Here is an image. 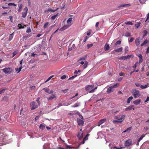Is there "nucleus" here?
Here are the masks:
<instances>
[{
  "label": "nucleus",
  "mask_w": 149,
  "mask_h": 149,
  "mask_svg": "<svg viewBox=\"0 0 149 149\" xmlns=\"http://www.w3.org/2000/svg\"><path fill=\"white\" fill-rule=\"evenodd\" d=\"M131 93L135 98L139 97L140 95L139 91L136 89H132Z\"/></svg>",
  "instance_id": "1"
},
{
  "label": "nucleus",
  "mask_w": 149,
  "mask_h": 149,
  "mask_svg": "<svg viewBox=\"0 0 149 149\" xmlns=\"http://www.w3.org/2000/svg\"><path fill=\"white\" fill-rule=\"evenodd\" d=\"M30 106L31 107V110H33L38 107V105L34 102H32L30 104Z\"/></svg>",
  "instance_id": "2"
},
{
  "label": "nucleus",
  "mask_w": 149,
  "mask_h": 149,
  "mask_svg": "<svg viewBox=\"0 0 149 149\" xmlns=\"http://www.w3.org/2000/svg\"><path fill=\"white\" fill-rule=\"evenodd\" d=\"M132 140L129 139L127 140L125 143V146L128 147L132 145Z\"/></svg>",
  "instance_id": "3"
},
{
  "label": "nucleus",
  "mask_w": 149,
  "mask_h": 149,
  "mask_svg": "<svg viewBox=\"0 0 149 149\" xmlns=\"http://www.w3.org/2000/svg\"><path fill=\"white\" fill-rule=\"evenodd\" d=\"M2 70L3 72L6 74H10L11 72V69L9 68H5L3 69Z\"/></svg>",
  "instance_id": "4"
},
{
  "label": "nucleus",
  "mask_w": 149,
  "mask_h": 149,
  "mask_svg": "<svg viewBox=\"0 0 149 149\" xmlns=\"http://www.w3.org/2000/svg\"><path fill=\"white\" fill-rule=\"evenodd\" d=\"M5 136L3 133L0 131V142L4 141V140L5 139ZM2 145L1 143H0V146Z\"/></svg>",
  "instance_id": "5"
},
{
  "label": "nucleus",
  "mask_w": 149,
  "mask_h": 149,
  "mask_svg": "<svg viewBox=\"0 0 149 149\" xmlns=\"http://www.w3.org/2000/svg\"><path fill=\"white\" fill-rule=\"evenodd\" d=\"M28 9L27 7H25L23 9V11L22 12V17L24 18L26 16Z\"/></svg>",
  "instance_id": "6"
},
{
  "label": "nucleus",
  "mask_w": 149,
  "mask_h": 149,
  "mask_svg": "<svg viewBox=\"0 0 149 149\" xmlns=\"http://www.w3.org/2000/svg\"><path fill=\"white\" fill-rule=\"evenodd\" d=\"M70 26V25L69 24H67L64 25L62 27L60 28V29H59V30L61 31H63L69 27Z\"/></svg>",
  "instance_id": "7"
},
{
  "label": "nucleus",
  "mask_w": 149,
  "mask_h": 149,
  "mask_svg": "<svg viewBox=\"0 0 149 149\" xmlns=\"http://www.w3.org/2000/svg\"><path fill=\"white\" fill-rule=\"evenodd\" d=\"M94 85L93 84L88 85L86 87V90L87 91H88L91 89H93L94 88Z\"/></svg>",
  "instance_id": "8"
},
{
  "label": "nucleus",
  "mask_w": 149,
  "mask_h": 149,
  "mask_svg": "<svg viewBox=\"0 0 149 149\" xmlns=\"http://www.w3.org/2000/svg\"><path fill=\"white\" fill-rule=\"evenodd\" d=\"M137 56L139 58V63H141L143 61L142 55L141 54H139Z\"/></svg>",
  "instance_id": "9"
},
{
  "label": "nucleus",
  "mask_w": 149,
  "mask_h": 149,
  "mask_svg": "<svg viewBox=\"0 0 149 149\" xmlns=\"http://www.w3.org/2000/svg\"><path fill=\"white\" fill-rule=\"evenodd\" d=\"M132 109H133V110L134 109V106L133 105H130L128 107L126 108L125 109V111H127L128 110H131Z\"/></svg>",
  "instance_id": "10"
},
{
  "label": "nucleus",
  "mask_w": 149,
  "mask_h": 149,
  "mask_svg": "<svg viewBox=\"0 0 149 149\" xmlns=\"http://www.w3.org/2000/svg\"><path fill=\"white\" fill-rule=\"evenodd\" d=\"M43 90H45L47 93H48L49 94H52L53 93V91L52 90L49 91V89L48 88H44Z\"/></svg>",
  "instance_id": "11"
},
{
  "label": "nucleus",
  "mask_w": 149,
  "mask_h": 149,
  "mask_svg": "<svg viewBox=\"0 0 149 149\" xmlns=\"http://www.w3.org/2000/svg\"><path fill=\"white\" fill-rule=\"evenodd\" d=\"M56 96L54 94H52L49 97L47 98L48 100H51L56 98Z\"/></svg>",
  "instance_id": "12"
},
{
  "label": "nucleus",
  "mask_w": 149,
  "mask_h": 149,
  "mask_svg": "<svg viewBox=\"0 0 149 149\" xmlns=\"http://www.w3.org/2000/svg\"><path fill=\"white\" fill-rule=\"evenodd\" d=\"M77 137L79 139H81L83 137V134L82 132H79L77 135Z\"/></svg>",
  "instance_id": "13"
},
{
  "label": "nucleus",
  "mask_w": 149,
  "mask_h": 149,
  "mask_svg": "<svg viewBox=\"0 0 149 149\" xmlns=\"http://www.w3.org/2000/svg\"><path fill=\"white\" fill-rule=\"evenodd\" d=\"M141 100L138 99L134 101L133 102V103L135 105L139 104L141 102Z\"/></svg>",
  "instance_id": "14"
},
{
  "label": "nucleus",
  "mask_w": 149,
  "mask_h": 149,
  "mask_svg": "<svg viewBox=\"0 0 149 149\" xmlns=\"http://www.w3.org/2000/svg\"><path fill=\"white\" fill-rule=\"evenodd\" d=\"M77 112L76 111H71L70 113H68V115L69 116H73L77 114Z\"/></svg>",
  "instance_id": "15"
},
{
  "label": "nucleus",
  "mask_w": 149,
  "mask_h": 149,
  "mask_svg": "<svg viewBox=\"0 0 149 149\" xmlns=\"http://www.w3.org/2000/svg\"><path fill=\"white\" fill-rule=\"evenodd\" d=\"M72 17H70L69 18L67 21V24L70 25V26L72 24L71 22L72 21Z\"/></svg>",
  "instance_id": "16"
},
{
  "label": "nucleus",
  "mask_w": 149,
  "mask_h": 149,
  "mask_svg": "<svg viewBox=\"0 0 149 149\" xmlns=\"http://www.w3.org/2000/svg\"><path fill=\"white\" fill-rule=\"evenodd\" d=\"M122 50L123 48L121 47L118 49H115L114 51L116 52H120L122 51Z\"/></svg>",
  "instance_id": "17"
},
{
  "label": "nucleus",
  "mask_w": 149,
  "mask_h": 149,
  "mask_svg": "<svg viewBox=\"0 0 149 149\" xmlns=\"http://www.w3.org/2000/svg\"><path fill=\"white\" fill-rule=\"evenodd\" d=\"M27 113V112L26 111H24L23 109H22L21 110L20 114V115L22 114V115H25Z\"/></svg>",
  "instance_id": "18"
},
{
  "label": "nucleus",
  "mask_w": 149,
  "mask_h": 149,
  "mask_svg": "<svg viewBox=\"0 0 149 149\" xmlns=\"http://www.w3.org/2000/svg\"><path fill=\"white\" fill-rule=\"evenodd\" d=\"M109 48H110V47H109V45H108L107 43H106V44H105V46H104V50L105 51L108 50L109 49Z\"/></svg>",
  "instance_id": "19"
},
{
  "label": "nucleus",
  "mask_w": 149,
  "mask_h": 149,
  "mask_svg": "<svg viewBox=\"0 0 149 149\" xmlns=\"http://www.w3.org/2000/svg\"><path fill=\"white\" fill-rule=\"evenodd\" d=\"M112 87L111 86L109 87L107 90V93H111L112 91V89H113Z\"/></svg>",
  "instance_id": "20"
},
{
  "label": "nucleus",
  "mask_w": 149,
  "mask_h": 149,
  "mask_svg": "<svg viewBox=\"0 0 149 149\" xmlns=\"http://www.w3.org/2000/svg\"><path fill=\"white\" fill-rule=\"evenodd\" d=\"M135 42L136 46H139L140 44V41L139 39L137 38L135 40Z\"/></svg>",
  "instance_id": "21"
},
{
  "label": "nucleus",
  "mask_w": 149,
  "mask_h": 149,
  "mask_svg": "<svg viewBox=\"0 0 149 149\" xmlns=\"http://www.w3.org/2000/svg\"><path fill=\"white\" fill-rule=\"evenodd\" d=\"M58 8L56 9V10H54L52 9L51 8H49L48 9L45 11V12H55L56 11Z\"/></svg>",
  "instance_id": "22"
},
{
  "label": "nucleus",
  "mask_w": 149,
  "mask_h": 149,
  "mask_svg": "<svg viewBox=\"0 0 149 149\" xmlns=\"http://www.w3.org/2000/svg\"><path fill=\"white\" fill-rule=\"evenodd\" d=\"M88 64V62H87V61H85V63L84 64V65H83V66L82 67L83 69H84L86 68L87 67Z\"/></svg>",
  "instance_id": "23"
},
{
  "label": "nucleus",
  "mask_w": 149,
  "mask_h": 149,
  "mask_svg": "<svg viewBox=\"0 0 149 149\" xmlns=\"http://www.w3.org/2000/svg\"><path fill=\"white\" fill-rule=\"evenodd\" d=\"M143 34L142 37L143 38L146 36V35L148 33V31L146 30H145L143 31Z\"/></svg>",
  "instance_id": "24"
},
{
  "label": "nucleus",
  "mask_w": 149,
  "mask_h": 149,
  "mask_svg": "<svg viewBox=\"0 0 149 149\" xmlns=\"http://www.w3.org/2000/svg\"><path fill=\"white\" fill-rule=\"evenodd\" d=\"M49 25V22H46L44 24L43 26V28L44 29H46Z\"/></svg>",
  "instance_id": "25"
},
{
  "label": "nucleus",
  "mask_w": 149,
  "mask_h": 149,
  "mask_svg": "<svg viewBox=\"0 0 149 149\" xmlns=\"http://www.w3.org/2000/svg\"><path fill=\"white\" fill-rule=\"evenodd\" d=\"M132 127H129L127 128L126 130H125L123 132H129L130 130L132 129Z\"/></svg>",
  "instance_id": "26"
},
{
  "label": "nucleus",
  "mask_w": 149,
  "mask_h": 149,
  "mask_svg": "<svg viewBox=\"0 0 149 149\" xmlns=\"http://www.w3.org/2000/svg\"><path fill=\"white\" fill-rule=\"evenodd\" d=\"M133 97L132 96H130L128 99L127 101V103H129L132 100Z\"/></svg>",
  "instance_id": "27"
},
{
  "label": "nucleus",
  "mask_w": 149,
  "mask_h": 149,
  "mask_svg": "<svg viewBox=\"0 0 149 149\" xmlns=\"http://www.w3.org/2000/svg\"><path fill=\"white\" fill-rule=\"evenodd\" d=\"M119 85V83H116L114 84V85L112 86H111L112 87V88H117Z\"/></svg>",
  "instance_id": "28"
},
{
  "label": "nucleus",
  "mask_w": 149,
  "mask_h": 149,
  "mask_svg": "<svg viewBox=\"0 0 149 149\" xmlns=\"http://www.w3.org/2000/svg\"><path fill=\"white\" fill-rule=\"evenodd\" d=\"M80 105L79 103H77L75 104L74 105L72 106V107H76L79 106Z\"/></svg>",
  "instance_id": "29"
},
{
  "label": "nucleus",
  "mask_w": 149,
  "mask_h": 149,
  "mask_svg": "<svg viewBox=\"0 0 149 149\" xmlns=\"http://www.w3.org/2000/svg\"><path fill=\"white\" fill-rule=\"evenodd\" d=\"M148 42V40L147 39H146L144 41V42L141 45V46H143L144 45H145Z\"/></svg>",
  "instance_id": "30"
},
{
  "label": "nucleus",
  "mask_w": 149,
  "mask_h": 149,
  "mask_svg": "<svg viewBox=\"0 0 149 149\" xmlns=\"http://www.w3.org/2000/svg\"><path fill=\"white\" fill-rule=\"evenodd\" d=\"M145 134H143L138 139V142H139L143 139V138L145 136Z\"/></svg>",
  "instance_id": "31"
},
{
  "label": "nucleus",
  "mask_w": 149,
  "mask_h": 149,
  "mask_svg": "<svg viewBox=\"0 0 149 149\" xmlns=\"http://www.w3.org/2000/svg\"><path fill=\"white\" fill-rule=\"evenodd\" d=\"M58 13H57L56 15H53L51 17V19L52 20H54L56 18L58 15Z\"/></svg>",
  "instance_id": "32"
},
{
  "label": "nucleus",
  "mask_w": 149,
  "mask_h": 149,
  "mask_svg": "<svg viewBox=\"0 0 149 149\" xmlns=\"http://www.w3.org/2000/svg\"><path fill=\"white\" fill-rule=\"evenodd\" d=\"M77 115H79L80 118L83 120V116L79 113V112L78 111L77 112Z\"/></svg>",
  "instance_id": "33"
},
{
  "label": "nucleus",
  "mask_w": 149,
  "mask_h": 149,
  "mask_svg": "<svg viewBox=\"0 0 149 149\" xmlns=\"http://www.w3.org/2000/svg\"><path fill=\"white\" fill-rule=\"evenodd\" d=\"M78 125L80 126H82L84 124V122H77Z\"/></svg>",
  "instance_id": "34"
},
{
  "label": "nucleus",
  "mask_w": 149,
  "mask_h": 149,
  "mask_svg": "<svg viewBox=\"0 0 149 149\" xmlns=\"http://www.w3.org/2000/svg\"><path fill=\"white\" fill-rule=\"evenodd\" d=\"M148 85H146L144 86L141 85V86H140V87H141V88L142 89L145 88H147L148 87Z\"/></svg>",
  "instance_id": "35"
},
{
  "label": "nucleus",
  "mask_w": 149,
  "mask_h": 149,
  "mask_svg": "<svg viewBox=\"0 0 149 149\" xmlns=\"http://www.w3.org/2000/svg\"><path fill=\"white\" fill-rule=\"evenodd\" d=\"M125 24L127 25H132L133 24L130 21H128L125 22Z\"/></svg>",
  "instance_id": "36"
},
{
  "label": "nucleus",
  "mask_w": 149,
  "mask_h": 149,
  "mask_svg": "<svg viewBox=\"0 0 149 149\" xmlns=\"http://www.w3.org/2000/svg\"><path fill=\"white\" fill-rule=\"evenodd\" d=\"M22 66L21 65V66L19 68V69H18V68H17V69H15V70H16V71H18V72H20L21 70L22 69Z\"/></svg>",
  "instance_id": "37"
},
{
  "label": "nucleus",
  "mask_w": 149,
  "mask_h": 149,
  "mask_svg": "<svg viewBox=\"0 0 149 149\" xmlns=\"http://www.w3.org/2000/svg\"><path fill=\"white\" fill-rule=\"evenodd\" d=\"M18 27L19 29H23L24 27L22 26L21 24H19L18 25Z\"/></svg>",
  "instance_id": "38"
},
{
  "label": "nucleus",
  "mask_w": 149,
  "mask_h": 149,
  "mask_svg": "<svg viewBox=\"0 0 149 149\" xmlns=\"http://www.w3.org/2000/svg\"><path fill=\"white\" fill-rule=\"evenodd\" d=\"M18 53V52L17 50H16L13 53V57L15 55H16Z\"/></svg>",
  "instance_id": "39"
},
{
  "label": "nucleus",
  "mask_w": 149,
  "mask_h": 149,
  "mask_svg": "<svg viewBox=\"0 0 149 149\" xmlns=\"http://www.w3.org/2000/svg\"><path fill=\"white\" fill-rule=\"evenodd\" d=\"M121 43V41L120 40H118L117 41L116 43H115V45H120Z\"/></svg>",
  "instance_id": "40"
},
{
  "label": "nucleus",
  "mask_w": 149,
  "mask_h": 149,
  "mask_svg": "<svg viewBox=\"0 0 149 149\" xmlns=\"http://www.w3.org/2000/svg\"><path fill=\"white\" fill-rule=\"evenodd\" d=\"M97 88V87H95L94 88L92 89L90 91H89V93H93L94 92L95 90Z\"/></svg>",
  "instance_id": "41"
},
{
  "label": "nucleus",
  "mask_w": 149,
  "mask_h": 149,
  "mask_svg": "<svg viewBox=\"0 0 149 149\" xmlns=\"http://www.w3.org/2000/svg\"><path fill=\"white\" fill-rule=\"evenodd\" d=\"M13 33L12 34H11L10 35V36L9 38V40H11L13 38Z\"/></svg>",
  "instance_id": "42"
},
{
  "label": "nucleus",
  "mask_w": 149,
  "mask_h": 149,
  "mask_svg": "<svg viewBox=\"0 0 149 149\" xmlns=\"http://www.w3.org/2000/svg\"><path fill=\"white\" fill-rule=\"evenodd\" d=\"M22 4L20 5V6H19V9L18 10V11L19 12H20L21 11V10H22Z\"/></svg>",
  "instance_id": "43"
},
{
  "label": "nucleus",
  "mask_w": 149,
  "mask_h": 149,
  "mask_svg": "<svg viewBox=\"0 0 149 149\" xmlns=\"http://www.w3.org/2000/svg\"><path fill=\"white\" fill-rule=\"evenodd\" d=\"M39 127L40 129H41L42 130H43L45 128V126L42 124H40V125Z\"/></svg>",
  "instance_id": "44"
},
{
  "label": "nucleus",
  "mask_w": 149,
  "mask_h": 149,
  "mask_svg": "<svg viewBox=\"0 0 149 149\" xmlns=\"http://www.w3.org/2000/svg\"><path fill=\"white\" fill-rule=\"evenodd\" d=\"M130 6V4H123V5H121L120 7H125V6Z\"/></svg>",
  "instance_id": "45"
},
{
  "label": "nucleus",
  "mask_w": 149,
  "mask_h": 149,
  "mask_svg": "<svg viewBox=\"0 0 149 149\" xmlns=\"http://www.w3.org/2000/svg\"><path fill=\"white\" fill-rule=\"evenodd\" d=\"M68 90L69 89H68L62 90L63 92L64 93H66L68 91Z\"/></svg>",
  "instance_id": "46"
},
{
  "label": "nucleus",
  "mask_w": 149,
  "mask_h": 149,
  "mask_svg": "<svg viewBox=\"0 0 149 149\" xmlns=\"http://www.w3.org/2000/svg\"><path fill=\"white\" fill-rule=\"evenodd\" d=\"M93 45L92 44H88L87 45V46L88 48H89L90 47H91L92 46H93Z\"/></svg>",
  "instance_id": "47"
},
{
  "label": "nucleus",
  "mask_w": 149,
  "mask_h": 149,
  "mask_svg": "<svg viewBox=\"0 0 149 149\" xmlns=\"http://www.w3.org/2000/svg\"><path fill=\"white\" fill-rule=\"evenodd\" d=\"M54 76H51L46 81H45V82H47V81H49Z\"/></svg>",
  "instance_id": "48"
},
{
  "label": "nucleus",
  "mask_w": 149,
  "mask_h": 149,
  "mask_svg": "<svg viewBox=\"0 0 149 149\" xmlns=\"http://www.w3.org/2000/svg\"><path fill=\"white\" fill-rule=\"evenodd\" d=\"M54 76H51L46 81H45V82H47V81H49Z\"/></svg>",
  "instance_id": "49"
},
{
  "label": "nucleus",
  "mask_w": 149,
  "mask_h": 149,
  "mask_svg": "<svg viewBox=\"0 0 149 149\" xmlns=\"http://www.w3.org/2000/svg\"><path fill=\"white\" fill-rule=\"evenodd\" d=\"M54 76H51L46 81H45V82H47V81H49Z\"/></svg>",
  "instance_id": "50"
},
{
  "label": "nucleus",
  "mask_w": 149,
  "mask_h": 149,
  "mask_svg": "<svg viewBox=\"0 0 149 149\" xmlns=\"http://www.w3.org/2000/svg\"><path fill=\"white\" fill-rule=\"evenodd\" d=\"M119 75L120 76H124L125 75V74L123 73L122 72H120L119 73Z\"/></svg>",
  "instance_id": "51"
},
{
  "label": "nucleus",
  "mask_w": 149,
  "mask_h": 149,
  "mask_svg": "<svg viewBox=\"0 0 149 149\" xmlns=\"http://www.w3.org/2000/svg\"><path fill=\"white\" fill-rule=\"evenodd\" d=\"M115 118H116L118 120H121V118H120V116H116Z\"/></svg>",
  "instance_id": "52"
},
{
  "label": "nucleus",
  "mask_w": 149,
  "mask_h": 149,
  "mask_svg": "<svg viewBox=\"0 0 149 149\" xmlns=\"http://www.w3.org/2000/svg\"><path fill=\"white\" fill-rule=\"evenodd\" d=\"M66 78V76L65 75H64L61 77V79H65Z\"/></svg>",
  "instance_id": "53"
},
{
  "label": "nucleus",
  "mask_w": 149,
  "mask_h": 149,
  "mask_svg": "<svg viewBox=\"0 0 149 149\" xmlns=\"http://www.w3.org/2000/svg\"><path fill=\"white\" fill-rule=\"evenodd\" d=\"M87 139H84V138L83 141L81 142L80 144H84V143L85 140H86Z\"/></svg>",
  "instance_id": "54"
},
{
  "label": "nucleus",
  "mask_w": 149,
  "mask_h": 149,
  "mask_svg": "<svg viewBox=\"0 0 149 149\" xmlns=\"http://www.w3.org/2000/svg\"><path fill=\"white\" fill-rule=\"evenodd\" d=\"M77 76V75H74V76H73L70 78H69L68 79V80H70V79H73V78H74L75 77H76Z\"/></svg>",
  "instance_id": "55"
},
{
  "label": "nucleus",
  "mask_w": 149,
  "mask_h": 149,
  "mask_svg": "<svg viewBox=\"0 0 149 149\" xmlns=\"http://www.w3.org/2000/svg\"><path fill=\"white\" fill-rule=\"evenodd\" d=\"M85 60V57H80L79 58V60Z\"/></svg>",
  "instance_id": "56"
},
{
  "label": "nucleus",
  "mask_w": 149,
  "mask_h": 149,
  "mask_svg": "<svg viewBox=\"0 0 149 149\" xmlns=\"http://www.w3.org/2000/svg\"><path fill=\"white\" fill-rule=\"evenodd\" d=\"M125 117V115H123L121 116H120L121 120H123L124 119Z\"/></svg>",
  "instance_id": "57"
},
{
  "label": "nucleus",
  "mask_w": 149,
  "mask_h": 149,
  "mask_svg": "<svg viewBox=\"0 0 149 149\" xmlns=\"http://www.w3.org/2000/svg\"><path fill=\"white\" fill-rule=\"evenodd\" d=\"M8 6H15L16 5L14 3H8Z\"/></svg>",
  "instance_id": "58"
},
{
  "label": "nucleus",
  "mask_w": 149,
  "mask_h": 149,
  "mask_svg": "<svg viewBox=\"0 0 149 149\" xmlns=\"http://www.w3.org/2000/svg\"><path fill=\"white\" fill-rule=\"evenodd\" d=\"M31 30L30 28H29L26 31V32L27 33H30L31 32Z\"/></svg>",
  "instance_id": "59"
},
{
  "label": "nucleus",
  "mask_w": 149,
  "mask_h": 149,
  "mask_svg": "<svg viewBox=\"0 0 149 149\" xmlns=\"http://www.w3.org/2000/svg\"><path fill=\"white\" fill-rule=\"evenodd\" d=\"M141 23H138L137 24V26H136V24L135 25L136 27V28H138V27L140 26Z\"/></svg>",
  "instance_id": "60"
},
{
  "label": "nucleus",
  "mask_w": 149,
  "mask_h": 149,
  "mask_svg": "<svg viewBox=\"0 0 149 149\" xmlns=\"http://www.w3.org/2000/svg\"><path fill=\"white\" fill-rule=\"evenodd\" d=\"M135 84L137 87H139L140 86H141L140 83H135Z\"/></svg>",
  "instance_id": "61"
},
{
  "label": "nucleus",
  "mask_w": 149,
  "mask_h": 149,
  "mask_svg": "<svg viewBox=\"0 0 149 149\" xmlns=\"http://www.w3.org/2000/svg\"><path fill=\"white\" fill-rule=\"evenodd\" d=\"M39 117H40V116H36L35 118V120L36 121L37 120H38V119L39 118Z\"/></svg>",
  "instance_id": "62"
},
{
  "label": "nucleus",
  "mask_w": 149,
  "mask_h": 149,
  "mask_svg": "<svg viewBox=\"0 0 149 149\" xmlns=\"http://www.w3.org/2000/svg\"><path fill=\"white\" fill-rule=\"evenodd\" d=\"M31 90H33V89L35 90L36 89V86H31Z\"/></svg>",
  "instance_id": "63"
},
{
  "label": "nucleus",
  "mask_w": 149,
  "mask_h": 149,
  "mask_svg": "<svg viewBox=\"0 0 149 149\" xmlns=\"http://www.w3.org/2000/svg\"><path fill=\"white\" fill-rule=\"evenodd\" d=\"M149 52V46L148 47L146 51V53L147 54Z\"/></svg>",
  "instance_id": "64"
}]
</instances>
